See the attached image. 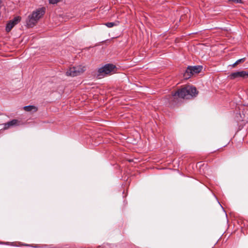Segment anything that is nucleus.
I'll use <instances>...</instances> for the list:
<instances>
[{
  "label": "nucleus",
  "instance_id": "8",
  "mask_svg": "<svg viewBox=\"0 0 248 248\" xmlns=\"http://www.w3.org/2000/svg\"><path fill=\"white\" fill-rule=\"evenodd\" d=\"M20 124V122L16 119H14L10 122H8L4 124V129H6L11 126L18 125Z\"/></svg>",
  "mask_w": 248,
  "mask_h": 248
},
{
  "label": "nucleus",
  "instance_id": "14",
  "mask_svg": "<svg viewBox=\"0 0 248 248\" xmlns=\"http://www.w3.org/2000/svg\"><path fill=\"white\" fill-rule=\"evenodd\" d=\"M60 0H49V2L50 4H54L57 3L58 2L60 1Z\"/></svg>",
  "mask_w": 248,
  "mask_h": 248
},
{
  "label": "nucleus",
  "instance_id": "16",
  "mask_svg": "<svg viewBox=\"0 0 248 248\" xmlns=\"http://www.w3.org/2000/svg\"><path fill=\"white\" fill-rule=\"evenodd\" d=\"M237 64V63H236V62H235L233 64H232V67H235Z\"/></svg>",
  "mask_w": 248,
  "mask_h": 248
},
{
  "label": "nucleus",
  "instance_id": "7",
  "mask_svg": "<svg viewBox=\"0 0 248 248\" xmlns=\"http://www.w3.org/2000/svg\"><path fill=\"white\" fill-rule=\"evenodd\" d=\"M228 78L231 80H233L239 78H248V72L245 71H241L233 72L231 73L228 76Z\"/></svg>",
  "mask_w": 248,
  "mask_h": 248
},
{
  "label": "nucleus",
  "instance_id": "5",
  "mask_svg": "<svg viewBox=\"0 0 248 248\" xmlns=\"http://www.w3.org/2000/svg\"><path fill=\"white\" fill-rule=\"evenodd\" d=\"M86 70V67L82 65H78L70 67L66 72L67 76L72 77H76L80 75L83 73Z\"/></svg>",
  "mask_w": 248,
  "mask_h": 248
},
{
  "label": "nucleus",
  "instance_id": "3",
  "mask_svg": "<svg viewBox=\"0 0 248 248\" xmlns=\"http://www.w3.org/2000/svg\"><path fill=\"white\" fill-rule=\"evenodd\" d=\"M202 69V66L201 65L188 66L184 74V78L188 79L193 75L200 73Z\"/></svg>",
  "mask_w": 248,
  "mask_h": 248
},
{
  "label": "nucleus",
  "instance_id": "15",
  "mask_svg": "<svg viewBox=\"0 0 248 248\" xmlns=\"http://www.w3.org/2000/svg\"><path fill=\"white\" fill-rule=\"evenodd\" d=\"M230 1H233L236 3H242L243 1L242 0H228Z\"/></svg>",
  "mask_w": 248,
  "mask_h": 248
},
{
  "label": "nucleus",
  "instance_id": "11",
  "mask_svg": "<svg viewBox=\"0 0 248 248\" xmlns=\"http://www.w3.org/2000/svg\"><path fill=\"white\" fill-rule=\"evenodd\" d=\"M119 24V21H117L115 22H108L105 23V25L108 28H112L113 26H117Z\"/></svg>",
  "mask_w": 248,
  "mask_h": 248
},
{
  "label": "nucleus",
  "instance_id": "6",
  "mask_svg": "<svg viewBox=\"0 0 248 248\" xmlns=\"http://www.w3.org/2000/svg\"><path fill=\"white\" fill-rule=\"evenodd\" d=\"M174 93H198L195 87L191 85H186L175 91Z\"/></svg>",
  "mask_w": 248,
  "mask_h": 248
},
{
  "label": "nucleus",
  "instance_id": "2",
  "mask_svg": "<svg viewBox=\"0 0 248 248\" xmlns=\"http://www.w3.org/2000/svg\"><path fill=\"white\" fill-rule=\"evenodd\" d=\"M116 71L117 68L115 65L111 63H108L98 69V75L104 76L105 75L112 74L115 73Z\"/></svg>",
  "mask_w": 248,
  "mask_h": 248
},
{
  "label": "nucleus",
  "instance_id": "1",
  "mask_svg": "<svg viewBox=\"0 0 248 248\" xmlns=\"http://www.w3.org/2000/svg\"><path fill=\"white\" fill-rule=\"evenodd\" d=\"M45 12V7L39 8L33 11L31 15H29L26 21L28 27L32 28L36 25L39 19L43 16Z\"/></svg>",
  "mask_w": 248,
  "mask_h": 248
},
{
  "label": "nucleus",
  "instance_id": "10",
  "mask_svg": "<svg viewBox=\"0 0 248 248\" xmlns=\"http://www.w3.org/2000/svg\"><path fill=\"white\" fill-rule=\"evenodd\" d=\"M15 26V23H13L12 21L9 22L6 27V31L7 32H9Z\"/></svg>",
  "mask_w": 248,
  "mask_h": 248
},
{
  "label": "nucleus",
  "instance_id": "9",
  "mask_svg": "<svg viewBox=\"0 0 248 248\" xmlns=\"http://www.w3.org/2000/svg\"><path fill=\"white\" fill-rule=\"evenodd\" d=\"M23 109L25 111H27V112H30L31 113H34L37 111L38 108L35 106L30 105V106H27L24 107Z\"/></svg>",
  "mask_w": 248,
  "mask_h": 248
},
{
  "label": "nucleus",
  "instance_id": "13",
  "mask_svg": "<svg viewBox=\"0 0 248 248\" xmlns=\"http://www.w3.org/2000/svg\"><path fill=\"white\" fill-rule=\"evenodd\" d=\"M245 61H246V58H243L238 60L237 61H236V63H237V64H239L240 63L244 62Z\"/></svg>",
  "mask_w": 248,
  "mask_h": 248
},
{
  "label": "nucleus",
  "instance_id": "12",
  "mask_svg": "<svg viewBox=\"0 0 248 248\" xmlns=\"http://www.w3.org/2000/svg\"><path fill=\"white\" fill-rule=\"evenodd\" d=\"M21 20V17L20 16H16L14 19L12 21L13 23H15V25L17 24Z\"/></svg>",
  "mask_w": 248,
  "mask_h": 248
},
{
  "label": "nucleus",
  "instance_id": "4",
  "mask_svg": "<svg viewBox=\"0 0 248 248\" xmlns=\"http://www.w3.org/2000/svg\"><path fill=\"white\" fill-rule=\"evenodd\" d=\"M197 94H171L170 96V102L177 103L179 99H191L196 96Z\"/></svg>",
  "mask_w": 248,
  "mask_h": 248
}]
</instances>
